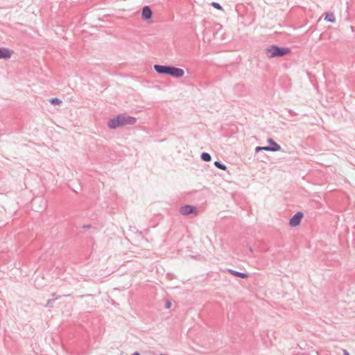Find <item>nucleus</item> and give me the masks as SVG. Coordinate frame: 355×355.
<instances>
[{
	"label": "nucleus",
	"instance_id": "obj_14",
	"mask_svg": "<svg viewBox=\"0 0 355 355\" xmlns=\"http://www.w3.org/2000/svg\"><path fill=\"white\" fill-rule=\"evenodd\" d=\"M214 164L218 168H220L223 171L227 170V166L225 164H223L222 162H220V161H215Z\"/></svg>",
	"mask_w": 355,
	"mask_h": 355
},
{
	"label": "nucleus",
	"instance_id": "obj_21",
	"mask_svg": "<svg viewBox=\"0 0 355 355\" xmlns=\"http://www.w3.org/2000/svg\"><path fill=\"white\" fill-rule=\"evenodd\" d=\"M132 355H140V354L137 352L133 353Z\"/></svg>",
	"mask_w": 355,
	"mask_h": 355
},
{
	"label": "nucleus",
	"instance_id": "obj_10",
	"mask_svg": "<svg viewBox=\"0 0 355 355\" xmlns=\"http://www.w3.org/2000/svg\"><path fill=\"white\" fill-rule=\"evenodd\" d=\"M227 271L231 275H234L235 277H240V278H242V279H245V278L248 277V275L247 273H245V272H241L236 271V270H232V269H229Z\"/></svg>",
	"mask_w": 355,
	"mask_h": 355
},
{
	"label": "nucleus",
	"instance_id": "obj_1",
	"mask_svg": "<svg viewBox=\"0 0 355 355\" xmlns=\"http://www.w3.org/2000/svg\"><path fill=\"white\" fill-rule=\"evenodd\" d=\"M136 123L137 119L135 117L128 116L126 114H121L117 115L115 118L110 119L107 123V126L110 129H116L126 125H132Z\"/></svg>",
	"mask_w": 355,
	"mask_h": 355
},
{
	"label": "nucleus",
	"instance_id": "obj_4",
	"mask_svg": "<svg viewBox=\"0 0 355 355\" xmlns=\"http://www.w3.org/2000/svg\"><path fill=\"white\" fill-rule=\"evenodd\" d=\"M168 75L175 78H182L184 75V71L180 68L171 66Z\"/></svg>",
	"mask_w": 355,
	"mask_h": 355
},
{
	"label": "nucleus",
	"instance_id": "obj_9",
	"mask_svg": "<svg viewBox=\"0 0 355 355\" xmlns=\"http://www.w3.org/2000/svg\"><path fill=\"white\" fill-rule=\"evenodd\" d=\"M268 142L270 144L269 146L272 148V152H277L280 150L281 146L277 143H276L272 139L269 138L268 139Z\"/></svg>",
	"mask_w": 355,
	"mask_h": 355
},
{
	"label": "nucleus",
	"instance_id": "obj_18",
	"mask_svg": "<svg viewBox=\"0 0 355 355\" xmlns=\"http://www.w3.org/2000/svg\"><path fill=\"white\" fill-rule=\"evenodd\" d=\"M343 355H350L347 349H343Z\"/></svg>",
	"mask_w": 355,
	"mask_h": 355
},
{
	"label": "nucleus",
	"instance_id": "obj_7",
	"mask_svg": "<svg viewBox=\"0 0 355 355\" xmlns=\"http://www.w3.org/2000/svg\"><path fill=\"white\" fill-rule=\"evenodd\" d=\"M153 11L148 6H144L142 9L141 17L144 19L148 20L152 18Z\"/></svg>",
	"mask_w": 355,
	"mask_h": 355
},
{
	"label": "nucleus",
	"instance_id": "obj_12",
	"mask_svg": "<svg viewBox=\"0 0 355 355\" xmlns=\"http://www.w3.org/2000/svg\"><path fill=\"white\" fill-rule=\"evenodd\" d=\"M200 157L202 160L207 162H210L211 159V156L210 155V154L206 152H203L201 154Z\"/></svg>",
	"mask_w": 355,
	"mask_h": 355
},
{
	"label": "nucleus",
	"instance_id": "obj_23",
	"mask_svg": "<svg viewBox=\"0 0 355 355\" xmlns=\"http://www.w3.org/2000/svg\"><path fill=\"white\" fill-rule=\"evenodd\" d=\"M89 227H90V225H86V226H85V227H86V228H89Z\"/></svg>",
	"mask_w": 355,
	"mask_h": 355
},
{
	"label": "nucleus",
	"instance_id": "obj_13",
	"mask_svg": "<svg viewBox=\"0 0 355 355\" xmlns=\"http://www.w3.org/2000/svg\"><path fill=\"white\" fill-rule=\"evenodd\" d=\"M261 150H266V151H270L272 152V148L269 146H257L255 148V152L256 153H258L259 151H261Z\"/></svg>",
	"mask_w": 355,
	"mask_h": 355
},
{
	"label": "nucleus",
	"instance_id": "obj_2",
	"mask_svg": "<svg viewBox=\"0 0 355 355\" xmlns=\"http://www.w3.org/2000/svg\"><path fill=\"white\" fill-rule=\"evenodd\" d=\"M267 56L269 58L275 57H282L291 53V49L288 47H282L277 45H271L266 49Z\"/></svg>",
	"mask_w": 355,
	"mask_h": 355
},
{
	"label": "nucleus",
	"instance_id": "obj_8",
	"mask_svg": "<svg viewBox=\"0 0 355 355\" xmlns=\"http://www.w3.org/2000/svg\"><path fill=\"white\" fill-rule=\"evenodd\" d=\"M11 57V51L8 48H0V59H8Z\"/></svg>",
	"mask_w": 355,
	"mask_h": 355
},
{
	"label": "nucleus",
	"instance_id": "obj_5",
	"mask_svg": "<svg viewBox=\"0 0 355 355\" xmlns=\"http://www.w3.org/2000/svg\"><path fill=\"white\" fill-rule=\"evenodd\" d=\"M180 212L184 216L196 214V208L192 205H187L180 208Z\"/></svg>",
	"mask_w": 355,
	"mask_h": 355
},
{
	"label": "nucleus",
	"instance_id": "obj_16",
	"mask_svg": "<svg viewBox=\"0 0 355 355\" xmlns=\"http://www.w3.org/2000/svg\"><path fill=\"white\" fill-rule=\"evenodd\" d=\"M50 103L52 105H60L62 101L58 98H53L50 99Z\"/></svg>",
	"mask_w": 355,
	"mask_h": 355
},
{
	"label": "nucleus",
	"instance_id": "obj_20",
	"mask_svg": "<svg viewBox=\"0 0 355 355\" xmlns=\"http://www.w3.org/2000/svg\"><path fill=\"white\" fill-rule=\"evenodd\" d=\"M171 305V302H167L166 304V307L167 309H168V308H170Z\"/></svg>",
	"mask_w": 355,
	"mask_h": 355
},
{
	"label": "nucleus",
	"instance_id": "obj_6",
	"mask_svg": "<svg viewBox=\"0 0 355 355\" xmlns=\"http://www.w3.org/2000/svg\"><path fill=\"white\" fill-rule=\"evenodd\" d=\"M171 66L155 64L154 69L159 74L168 75Z\"/></svg>",
	"mask_w": 355,
	"mask_h": 355
},
{
	"label": "nucleus",
	"instance_id": "obj_17",
	"mask_svg": "<svg viewBox=\"0 0 355 355\" xmlns=\"http://www.w3.org/2000/svg\"><path fill=\"white\" fill-rule=\"evenodd\" d=\"M211 4V6H212L214 8H216V9H218V10H222V9H223V8H222V6H220V3H217V2H212Z\"/></svg>",
	"mask_w": 355,
	"mask_h": 355
},
{
	"label": "nucleus",
	"instance_id": "obj_15",
	"mask_svg": "<svg viewBox=\"0 0 355 355\" xmlns=\"http://www.w3.org/2000/svg\"><path fill=\"white\" fill-rule=\"evenodd\" d=\"M59 299L58 297H56L55 298H53V299H50L47 301L46 302V304L45 305L46 307H52L53 306V303L56 300Z\"/></svg>",
	"mask_w": 355,
	"mask_h": 355
},
{
	"label": "nucleus",
	"instance_id": "obj_22",
	"mask_svg": "<svg viewBox=\"0 0 355 355\" xmlns=\"http://www.w3.org/2000/svg\"><path fill=\"white\" fill-rule=\"evenodd\" d=\"M52 296L53 297V298L56 297L57 296L55 295V293H53L52 294ZM59 298H60V296H58Z\"/></svg>",
	"mask_w": 355,
	"mask_h": 355
},
{
	"label": "nucleus",
	"instance_id": "obj_3",
	"mask_svg": "<svg viewBox=\"0 0 355 355\" xmlns=\"http://www.w3.org/2000/svg\"><path fill=\"white\" fill-rule=\"evenodd\" d=\"M304 216V214L301 211H298L294 214V216L290 219L289 225L291 227H296L300 224V222Z\"/></svg>",
	"mask_w": 355,
	"mask_h": 355
},
{
	"label": "nucleus",
	"instance_id": "obj_19",
	"mask_svg": "<svg viewBox=\"0 0 355 355\" xmlns=\"http://www.w3.org/2000/svg\"><path fill=\"white\" fill-rule=\"evenodd\" d=\"M288 112L292 115H297V113L293 111L292 110H289Z\"/></svg>",
	"mask_w": 355,
	"mask_h": 355
},
{
	"label": "nucleus",
	"instance_id": "obj_11",
	"mask_svg": "<svg viewBox=\"0 0 355 355\" xmlns=\"http://www.w3.org/2000/svg\"><path fill=\"white\" fill-rule=\"evenodd\" d=\"M324 20L331 23H334L336 21V17L332 12L326 13Z\"/></svg>",
	"mask_w": 355,
	"mask_h": 355
}]
</instances>
